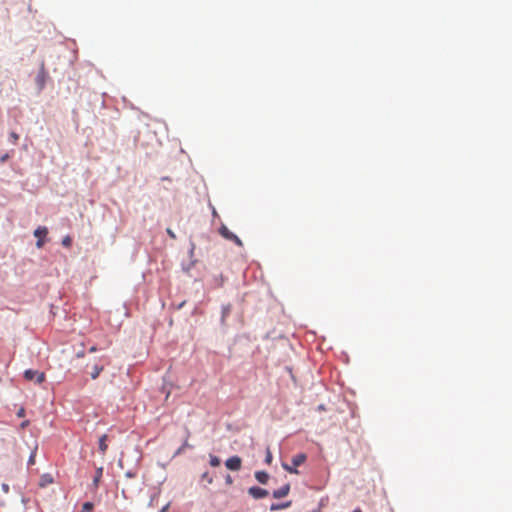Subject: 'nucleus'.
<instances>
[{
    "label": "nucleus",
    "instance_id": "1",
    "mask_svg": "<svg viewBox=\"0 0 512 512\" xmlns=\"http://www.w3.org/2000/svg\"><path fill=\"white\" fill-rule=\"evenodd\" d=\"M24 377L28 381H35L40 384L45 380V374L43 372L28 369L24 372Z\"/></svg>",
    "mask_w": 512,
    "mask_h": 512
},
{
    "label": "nucleus",
    "instance_id": "2",
    "mask_svg": "<svg viewBox=\"0 0 512 512\" xmlns=\"http://www.w3.org/2000/svg\"><path fill=\"white\" fill-rule=\"evenodd\" d=\"M47 234H48V229L45 226H39L38 228L35 229L34 236L38 238V240L36 242L37 248L43 247V245H44L43 238H45L47 236Z\"/></svg>",
    "mask_w": 512,
    "mask_h": 512
},
{
    "label": "nucleus",
    "instance_id": "3",
    "mask_svg": "<svg viewBox=\"0 0 512 512\" xmlns=\"http://www.w3.org/2000/svg\"><path fill=\"white\" fill-rule=\"evenodd\" d=\"M242 460L238 456H232L226 460L225 465L229 470L238 471L241 469Z\"/></svg>",
    "mask_w": 512,
    "mask_h": 512
},
{
    "label": "nucleus",
    "instance_id": "4",
    "mask_svg": "<svg viewBox=\"0 0 512 512\" xmlns=\"http://www.w3.org/2000/svg\"><path fill=\"white\" fill-rule=\"evenodd\" d=\"M248 493L255 499L264 498V497L268 496V494H269V492L266 489H263V488H260L257 486L250 487L248 489Z\"/></svg>",
    "mask_w": 512,
    "mask_h": 512
},
{
    "label": "nucleus",
    "instance_id": "5",
    "mask_svg": "<svg viewBox=\"0 0 512 512\" xmlns=\"http://www.w3.org/2000/svg\"><path fill=\"white\" fill-rule=\"evenodd\" d=\"M220 233H221V235H222L224 238H226V239H228V240H232V241H234L237 245L242 246V242H241V240H240V239H239V238H238L234 233H232V232H231V231H230L226 226H222V227L220 228Z\"/></svg>",
    "mask_w": 512,
    "mask_h": 512
},
{
    "label": "nucleus",
    "instance_id": "6",
    "mask_svg": "<svg viewBox=\"0 0 512 512\" xmlns=\"http://www.w3.org/2000/svg\"><path fill=\"white\" fill-rule=\"evenodd\" d=\"M47 78V72L45 70L44 64L41 65L40 71L36 77V82L40 89H43Z\"/></svg>",
    "mask_w": 512,
    "mask_h": 512
},
{
    "label": "nucleus",
    "instance_id": "7",
    "mask_svg": "<svg viewBox=\"0 0 512 512\" xmlns=\"http://www.w3.org/2000/svg\"><path fill=\"white\" fill-rule=\"evenodd\" d=\"M289 491H290V485L286 484V485L282 486L281 488L275 490L273 492V497L275 499L284 498V497H286L289 494Z\"/></svg>",
    "mask_w": 512,
    "mask_h": 512
},
{
    "label": "nucleus",
    "instance_id": "8",
    "mask_svg": "<svg viewBox=\"0 0 512 512\" xmlns=\"http://www.w3.org/2000/svg\"><path fill=\"white\" fill-rule=\"evenodd\" d=\"M306 458L307 457L304 453H299V454L293 456L291 461H292L293 466L298 467L306 461Z\"/></svg>",
    "mask_w": 512,
    "mask_h": 512
},
{
    "label": "nucleus",
    "instance_id": "9",
    "mask_svg": "<svg viewBox=\"0 0 512 512\" xmlns=\"http://www.w3.org/2000/svg\"><path fill=\"white\" fill-rule=\"evenodd\" d=\"M255 478L257 479V481L261 484H266L269 480V475L267 472L265 471H257L255 473Z\"/></svg>",
    "mask_w": 512,
    "mask_h": 512
},
{
    "label": "nucleus",
    "instance_id": "10",
    "mask_svg": "<svg viewBox=\"0 0 512 512\" xmlns=\"http://www.w3.org/2000/svg\"><path fill=\"white\" fill-rule=\"evenodd\" d=\"M106 440H107V435L104 434L100 437L99 439V450L102 454H105L107 449H108V446L106 444Z\"/></svg>",
    "mask_w": 512,
    "mask_h": 512
},
{
    "label": "nucleus",
    "instance_id": "11",
    "mask_svg": "<svg viewBox=\"0 0 512 512\" xmlns=\"http://www.w3.org/2000/svg\"><path fill=\"white\" fill-rule=\"evenodd\" d=\"M104 370V366L103 365H98V364H95L92 368V371H91V378L92 379H96L98 378V376L100 375V373Z\"/></svg>",
    "mask_w": 512,
    "mask_h": 512
},
{
    "label": "nucleus",
    "instance_id": "12",
    "mask_svg": "<svg viewBox=\"0 0 512 512\" xmlns=\"http://www.w3.org/2000/svg\"><path fill=\"white\" fill-rule=\"evenodd\" d=\"M102 471H103V469H102V468H98V469H97L96 475H95V477H94V479H93V484H94L95 486H98V483H99V481H100V478L102 477Z\"/></svg>",
    "mask_w": 512,
    "mask_h": 512
},
{
    "label": "nucleus",
    "instance_id": "13",
    "mask_svg": "<svg viewBox=\"0 0 512 512\" xmlns=\"http://www.w3.org/2000/svg\"><path fill=\"white\" fill-rule=\"evenodd\" d=\"M210 465L212 467H218L220 465V459L215 455H210Z\"/></svg>",
    "mask_w": 512,
    "mask_h": 512
},
{
    "label": "nucleus",
    "instance_id": "14",
    "mask_svg": "<svg viewBox=\"0 0 512 512\" xmlns=\"http://www.w3.org/2000/svg\"><path fill=\"white\" fill-rule=\"evenodd\" d=\"M282 467L289 473H292V474H298V470L296 469L295 466H289L288 464H282Z\"/></svg>",
    "mask_w": 512,
    "mask_h": 512
},
{
    "label": "nucleus",
    "instance_id": "15",
    "mask_svg": "<svg viewBox=\"0 0 512 512\" xmlns=\"http://www.w3.org/2000/svg\"><path fill=\"white\" fill-rule=\"evenodd\" d=\"M289 505H290V502H287L285 504H272L270 509L272 511H275V510H278V509L287 508Z\"/></svg>",
    "mask_w": 512,
    "mask_h": 512
},
{
    "label": "nucleus",
    "instance_id": "16",
    "mask_svg": "<svg viewBox=\"0 0 512 512\" xmlns=\"http://www.w3.org/2000/svg\"><path fill=\"white\" fill-rule=\"evenodd\" d=\"M36 451H37V446H35L34 450L32 451L29 459H28V465H34L35 463V457H36Z\"/></svg>",
    "mask_w": 512,
    "mask_h": 512
},
{
    "label": "nucleus",
    "instance_id": "17",
    "mask_svg": "<svg viewBox=\"0 0 512 512\" xmlns=\"http://www.w3.org/2000/svg\"><path fill=\"white\" fill-rule=\"evenodd\" d=\"M62 245L69 248L72 245V239L70 236H65L62 240Z\"/></svg>",
    "mask_w": 512,
    "mask_h": 512
},
{
    "label": "nucleus",
    "instance_id": "18",
    "mask_svg": "<svg viewBox=\"0 0 512 512\" xmlns=\"http://www.w3.org/2000/svg\"><path fill=\"white\" fill-rule=\"evenodd\" d=\"M93 509V504L90 502H86L83 504V511L82 512H91Z\"/></svg>",
    "mask_w": 512,
    "mask_h": 512
},
{
    "label": "nucleus",
    "instance_id": "19",
    "mask_svg": "<svg viewBox=\"0 0 512 512\" xmlns=\"http://www.w3.org/2000/svg\"><path fill=\"white\" fill-rule=\"evenodd\" d=\"M265 462L267 464H271V462H272V453L269 448H267V451H266Z\"/></svg>",
    "mask_w": 512,
    "mask_h": 512
},
{
    "label": "nucleus",
    "instance_id": "20",
    "mask_svg": "<svg viewBox=\"0 0 512 512\" xmlns=\"http://www.w3.org/2000/svg\"><path fill=\"white\" fill-rule=\"evenodd\" d=\"M10 139H11V142L13 144H16L17 141L19 140V135L17 133H15V132H11L10 133Z\"/></svg>",
    "mask_w": 512,
    "mask_h": 512
},
{
    "label": "nucleus",
    "instance_id": "21",
    "mask_svg": "<svg viewBox=\"0 0 512 512\" xmlns=\"http://www.w3.org/2000/svg\"><path fill=\"white\" fill-rule=\"evenodd\" d=\"M230 310H231V307L228 305V306H225L223 307V318H225L226 316H228V314L230 313Z\"/></svg>",
    "mask_w": 512,
    "mask_h": 512
},
{
    "label": "nucleus",
    "instance_id": "22",
    "mask_svg": "<svg viewBox=\"0 0 512 512\" xmlns=\"http://www.w3.org/2000/svg\"><path fill=\"white\" fill-rule=\"evenodd\" d=\"M17 416L18 417H24L25 416V409L24 408H20L17 412Z\"/></svg>",
    "mask_w": 512,
    "mask_h": 512
},
{
    "label": "nucleus",
    "instance_id": "23",
    "mask_svg": "<svg viewBox=\"0 0 512 512\" xmlns=\"http://www.w3.org/2000/svg\"><path fill=\"white\" fill-rule=\"evenodd\" d=\"M167 234H168L172 239H175V238H176L175 233H174L170 228H168V229H167Z\"/></svg>",
    "mask_w": 512,
    "mask_h": 512
},
{
    "label": "nucleus",
    "instance_id": "24",
    "mask_svg": "<svg viewBox=\"0 0 512 512\" xmlns=\"http://www.w3.org/2000/svg\"><path fill=\"white\" fill-rule=\"evenodd\" d=\"M225 482L228 485L232 484V482H233L232 477L230 475H227L226 478H225Z\"/></svg>",
    "mask_w": 512,
    "mask_h": 512
},
{
    "label": "nucleus",
    "instance_id": "25",
    "mask_svg": "<svg viewBox=\"0 0 512 512\" xmlns=\"http://www.w3.org/2000/svg\"><path fill=\"white\" fill-rule=\"evenodd\" d=\"M168 508L169 504H166L164 507H162V509L159 512H167Z\"/></svg>",
    "mask_w": 512,
    "mask_h": 512
},
{
    "label": "nucleus",
    "instance_id": "26",
    "mask_svg": "<svg viewBox=\"0 0 512 512\" xmlns=\"http://www.w3.org/2000/svg\"><path fill=\"white\" fill-rule=\"evenodd\" d=\"M28 423H29V422H28L27 420H26V421H24V422H22V423H21V428H25V427L28 425Z\"/></svg>",
    "mask_w": 512,
    "mask_h": 512
},
{
    "label": "nucleus",
    "instance_id": "27",
    "mask_svg": "<svg viewBox=\"0 0 512 512\" xmlns=\"http://www.w3.org/2000/svg\"><path fill=\"white\" fill-rule=\"evenodd\" d=\"M97 348L95 346H92L90 349H89V352L93 353V352H96Z\"/></svg>",
    "mask_w": 512,
    "mask_h": 512
},
{
    "label": "nucleus",
    "instance_id": "28",
    "mask_svg": "<svg viewBox=\"0 0 512 512\" xmlns=\"http://www.w3.org/2000/svg\"><path fill=\"white\" fill-rule=\"evenodd\" d=\"M203 477L204 479H207V473H204Z\"/></svg>",
    "mask_w": 512,
    "mask_h": 512
},
{
    "label": "nucleus",
    "instance_id": "29",
    "mask_svg": "<svg viewBox=\"0 0 512 512\" xmlns=\"http://www.w3.org/2000/svg\"><path fill=\"white\" fill-rule=\"evenodd\" d=\"M203 477L204 479H207V473H204Z\"/></svg>",
    "mask_w": 512,
    "mask_h": 512
},
{
    "label": "nucleus",
    "instance_id": "30",
    "mask_svg": "<svg viewBox=\"0 0 512 512\" xmlns=\"http://www.w3.org/2000/svg\"><path fill=\"white\" fill-rule=\"evenodd\" d=\"M353 512H361V510L358 509V510H354Z\"/></svg>",
    "mask_w": 512,
    "mask_h": 512
}]
</instances>
